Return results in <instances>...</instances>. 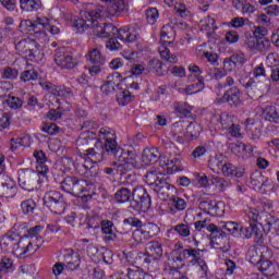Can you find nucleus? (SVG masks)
Segmentation results:
<instances>
[{
	"label": "nucleus",
	"instance_id": "f257e3e1",
	"mask_svg": "<svg viewBox=\"0 0 279 279\" xmlns=\"http://www.w3.org/2000/svg\"><path fill=\"white\" fill-rule=\"evenodd\" d=\"M104 3H107L108 8L99 5L95 10H87L81 13V17L70 21L71 27H73L76 34H84L86 29H90V25L94 22H90L93 16H108L111 14H119V12H125V0H101Z\"/></svg>",
	"mask_w": 279,
	"mask_h": 279
},
{
	"label": "nucleus",
	"instance_id": "f03ea898",
	"mask_svg": "<svg viewBox=\"0 0 279 279\" xmlns=\"http://www.w3.org/2000/svg\"><path fill=\"white\" fill-rule=\"evenodd\" d=\"M76 147L80 154L88 156L94 165L104 160V144H101L93 133H82L76 140Z\"/></svg>",
	"mask_w": 279,
	"mask_h": 279
},
{
	"label": "nucleus",
	"instance_id": "7ed1b4c3",
	"mask_svg": "<svg viewBox=\"0 0 279 279\" xmlns=\"http://www.w3.org/2000/svg\"><path fill=\"white\" fill-rule=\"evenodd\" d=\"M109 156H113L114 161H112V167H117L116 171L119 175H125V173L134 170L141 169V163L138 162V155L134 150H123L121 147H117Z\"/></svg>",
	"mask_w": 279,
	"mask_h": 279
},
{
	"label": "nucleus",
	"instance_id": "20e7f679",
	"mask_svg": "<svg viewBox=\"0 0 279 279\" xmlns=\"http://www.w3.org/2000/svg\"><path fill=\"white\" fill-rule=\"evenodd\" d=\"M240 227L241 225L234 221L219 222V226L216 225L215 234L218 235L215 238V243L217 245V250H220V252L223 253L230 252V240L228 239L226 231L232 234V236L239 238Z\"/></svg>",
	"mask_w": 279,
	"mask_h": 279
},
{
	"label": "nucleus",
	"instance_id": "39448f33",
	"mask_svg": "<svg viewBox=\"0 0 279 279\" xmlns=\"http://www.w3.org/2000/svg\"><path fill=\"white\" fill-rule=\"evenodd\" d=\"M175 40V31L169 24H166L161 27L160 33V46L158 48L159 54L162 60L166 62H170V64H175L178 62V57L175 54H171V51L167 47V45H173Z\"/></svg>",
	"mask_w": 279,
	"mask_h": 279
},
{
	"label": "nucleus",
	"instance_id": "423d86ee",
	"mask_svg": "<svg viewBox=\"0 0 279 279\" xmlns=\"http://www.w3.org/2000/svg\"><path fill=\"white\" fill-rule=\"evenodd\" d=\"M47 27H49V19L41 16L36 17L35 21L32 20H23L20 23V31L23 34H29L34 32L36 38L45 39L47 38Z\"/></svg>",
	"mask_w": 279,
	"mask_h": 279
},
{
	"label": "nucleus",
	"instance_id": "0eeeda50",
	"mask_svg": "<svg viewBox=\"0 0 279 279\" xmlns=\"http://www.w3.org/2000/svg\"><path fill=\"white\" fill-rule=\"evenodd\" d=\"M54 62L60 69H75L80 64V54L66 48H59L54 52Z\"/></svg>",
	"mask_w": 279,
	"mask_h": 279
},
{
	"label": "nucleus",
	"instance_id": "6e6552de",
	"mask_svg": "<svg viewBox=\"0 0 279 279\" xmlns=\"http://www.w3.org/2000/svg\"><path fill=\"white\" fill-rule=\"evenodd\" d=\"M44 204L49 208L50 213H53V215H62L64 210H66V201H64V196L56 190L46 192Z\"/></svg>",
	"mask_w": 279,
	"mask_h": 279
},
{
	"label": "nucleus",
	"instance_id": "1a4fd4ad",
	"mask_svg": "<svg viewBox=\"0 0 279 279\" xmlns=\"http://www.w3.org/2000/svg\"><path fill=\"white\" fill-rule=\"evenodd\" d=\"M15 50L20 56H25V58L34 60V58L40 53V46L38 45V41L26 38L15 43Z\"/></svg>",
	"mask_w": 279,
	"mask_h": 279
},
{
	"label": "nucleus",
	"instance_id": "9d476101",
	"mask_svg": "<svg viewBox=\"0 0 279 279\" xmlns=\"http://www.w3.org/2000/svg\"><path fill=\"white\" fill-rule=\"evenodd\" d=\"M104 16H92L90 23H93L89 26V29H93L94 36H97L98 38H108L110 36H117V32H119V28H117L112 24L108 23H99L98 19H102Z\"/></svg>",
	"mask_w": 279,
	"mask_h": 279
},
{
	"label": "nucleus",
	"instance_id": "9b49d317",
	"mask_svg": "<svg viewBox=\"0 0 279 279\" xmlns=\"http://www.w3.org/2000/svg\"><path fill=\"white\" fill-rule=\"evenodd\" d=\"M19 185L24 191H34L38 186V173L32 169H20Z\"/></svg>",
	"mask_w": 279,
	"mask_h": 279
},
{
	"label": "nucleus",
	"instance_id": "f8f14e48",
	"mask_svg": "<svg viewBox=\"0 0 279 279\" xmlns=\"http://www.w3.org/2000/svg\"><path fill=\"white\" fill-rule=\"evenodd\" d=\"M133 207L135 210H141L142 213H147L151 208V197L147 194V191L142 186L135 187L133 190Z\"/></svg>",
	"mask_w": 279,
	"mask_h": 279
},
{
	"label": "nucleus",
	"instance_id": "ddd939ff",
	"mask_svg": "<svg viewBox=\"0 0 279 279\" xmlns=\"http://www.w3.org/2000/svg\"><path fill=\"white\" fill-rule=\"evenodd\" d=\"M99 140L105 141L102 145L105 154H111L119 147V144H117V133L109 126H104L99 130Z\"/></svg>",
	"mask_w": 279,
	"mask_h": 279
},
{
	"label": "nucleus",
	"instance_id": "4468645a",
	"mask_svg": "<svg viewBox=\"0 0 279 279\" xmlns=\"http://www.w3.org/2000/svg\"><path fill=\"white\" fill-rule=\"evenodd\" d=\"M38 250V244L34 245L28 238H21L16 241L12 247L13 254L19 258H25V256H32L34 252Z\"/></svg>",
	"mask_w": 279,
	"mask_h": 279
},
{
	"label": "nucleus",
	"instance_id": "2eb2a0df",
	"mask_svg": "<svg viewBox=\"0 0 279 279\" xmlns=\"http://www.w3.org/2000/svg\"><path fill=\"white\" fill-rule=\"evenodd\" d=\"M16 183L10 177L0 174V197L12 199V197L16 196Z\"/></svg>",
	"mask_w": 279,
	"mask_h": 279
},
{
	"label": "nucleus",
	"instance_id": "dca6fc26",
	"mask_svg": "<svg viewBox=\"0 0 279 279\" xmlns=\"http://www.w3.org/2000/svg\"><path fill=\"white\" fill-rule=\"evenodd\" d=\"M157 193L159 199L163 202L171 201L172 197L178 193L175 186L171 185L167 180L159 181V185L154 190Z\"/></svg>",
	"mask_w": 279,
	"mask_h": 279
},
{
	"label": "nucleus",
	"instance_id": "f3484780",
	"mask_svg": "<svg viewBox=\"0 0 279 279\" xmlns=\"http://www.w3.org/2000/svg\"><path fill=\"white\" fill-rule=\"evenodd\" d=\"M63 265L65 271H77L82 265V257L75 251L70 250L63 255Z\"/></svg>",
	"mask_w": 279,
	"mask_h": 279
},
{
	"label": "nucleus",
	"instance_id": "a211bd4d",
	"mask_svg": "<svg viewBox=\"0 0 279 279\" xmlns=\"http://www.w3.org/2000/svg\"><path fill=\"white\" fill-rule=\"evenodd\" d=\"M265 252H267V246L251 245L246 253V259L251 265H260L265 258Z\"/></svg>",
	"mask_w": 279,
	"mask_h": 279
},
{
	"label": "nucleus",
	"instance_id": "6ab92c4d",
	"mask_svg": "<svg viewBox=\"0 0 279 279\" xmlns=\"http://www.w3.org/2000/svg\"><path fill=\"white\" fill-rule=\"evenodd\" d=\"M246 45L251 51L267 53L271 49V41L267 38H248Z\"/></svg>",
	"mask_w": 279,
	"mask_h": 279
},
{
	"label": "nucleus",
	"instance_id": "aec40b11",
	"mask_svg": "<svg viewBox=\"0 0 279 279\" xmlns=\"http://www.w3.org/2000/svg\"><path fill=\"white\" fill-rule=\"evenodd\" d=\"M116 34H118V39L122 40V43H136L141 38V33L130 26L120 28Z\"/></svg>",
	"mask_w": 279,
	"mask_h": 279
},
{
	"label": "nucleus",
	"instance_id": "412c9836",
	"mask_svg": "<svg viewBox=\"0 0 279 279\" xmlns=\"http://www.w3.org/2000/svg\"><path fill=\"white\" fill-rule=\"evenodd\" d=\"M121 84V73L116 72L107 76V81L101 85L100 90L105 93V95H110V93H114L117 86Z\"/></svg>",
	"mask_w": 279,
	"mask_h": 279
},
{
	"label": "nucleus",
	"instance_id": "4be33fe9",
	"mask_svg": "<svg viewBox=\"0 0 279 279\" xmlns=\"http://www.w3.org/2000/svg\"><path fill=\"white\" fill-rule=\"evenodd\" d=\"M251 184L255 191H265L271 182L269 178L263 175V172L256 171L251 175Z\"/></svg>",
	"mask_w": 279,
	"mask_h": 279
},
{
	"label": "nucleus",
	"instance_id": "5701e85b",
	"mask_svg": "<svg viewBox=\"0 0 279 279\" xmlns=\"http://www.w3.org/2000/svg\"><path fill=\"white\" fill-rule=\"evenodd\" d=\"M158 160H159V165L160 167H167V171L168 173L172 174V173H178V171H180V159L179 158H168L165 155H160L158 156Z\"/></svg>",
	"mask_w": 279,
	"mask_h": 279
},
{
	"label": "nucleus",
	"instance_id": "b1692460",
	"mask_svg": "<svg viewBox=\"0 0 279 279\" xmlns=\"http://www.w3.org/2000/svg\"><path fill=\"white\" fill-rule=\"evenodd\" d=\"M223 101L231 104L235 108L241 106V89L239 87L233 86L229 88L222 96Z\"/></svg>",
	"mask_w": 279,
	"mask_h": 279
},
{
	"label": "nucleus",
	"instance_id": "393cba45",
	"mask_svg": "<svg viewBox=\"0 0 279 279\" xmlns=\"http://www.w3.org/2000/svg\"><path fill=\"white\" fill-rule=\"evenodd\" d=\"M201 32L207 34L208 38H215V31L217 29V23L211 16H206L199 21Z\"/></svg>",
	"mask_w": 279,
	"mask_h": 279
},
{
	"label": "nucleus",
	"instance_id": "a878e982",
	"mask_svg": "<svg viewBox=\"0 0 279 279\" xmlns=\"http://www.w3.org/2000/svg\"><path fill=\"white\" fill-rule=\"evenodd\" d=\"M145 255L153 260H160L162 258V244L160 242H148L146 244Z\"/></svg>",
	"mask_w": 279,
	"mask_h": 279
},
{
	"label": "nucleus",
	"instance_id": "bb28decb",
	"mask_svg": "<svg viewBox=\"0 0 279 279\" xmlns=\"http://www.w3.org/2000/svg\"><path fill=\"white\" fill-rule=\"evenodd\" d=\"M158 156H160L158 148H145L142 154V162L145 167H149V165L158 162Z\"/></svg>",
	"mask_w": 279,
	"mask_h": 279
},
{
	"label": "nucleus",
	"instance_id": "cd10ccee",
	"mask_svg": "<svg viewBox=\"0 0 279 279\" xmlns=\"http://www.w3.org/2000/svg\"><path fill=\"white\" fill-rule=\"evenodd\" d=\"M220 173H223L227 178H243L245 170L232 163L225 162Z\"/></svg>",
	"mask_w": 279,
	"mask_h": 279
},
{
	"label": "nucleus",
	"instance_id": "c85d7f7f",
	"mask_svg": "<svg viewBox=\"0 0 279 279\" xmlns=\"http://www.w3.org/2000/svg\"><path fill=\"white\" fill-rule=\"evenodd\" d=\"M86 60L89 61V64H106V57L101 54V50L99 48L89 49L88 53L86 54Z\"/></svg>",
	"mask_w": 279,
	"mask_h": 279
},
{
	"label": "nucleus",
	"instance_id": "c756f323",
	"mask_svg": "<svg viewBox=\"0 0 279 279\" xmlns=\"http://www.w3.org/2000/svg\"><path fill=\"white\" fill-rule=\"evenodd\" d=\"M101 231L104 234H107L104 236V241H114L117 239V233H114V223L111 220H102L100 222Z\"/></svg>",
	"mask_w": 279,
	"mask_h": 279
},
{
	"label": "nucleus",
	"instance_id": "7c9ffc66",
	"mask_svg": "<svg viewBox=\"0 0 279 279\" xmlns=\"http://www.w3.org/2000/svg\"><path fill=\"white\" fill-rule=\"evenodd\" d=\"M20 8L23 12H38L43 8L41 0H20Z\"/></svg>",
	"mask_w": 279,
	"mask_h": 279
},
{
	"label": "nucleus",
	"instance_id": "2f4dec72",
	"mask_svg": "<svg viewBox=\"0 0 279 279\" xmlns=\"http://www.w3.org/2000/svg\"><path fill=\"white\" fill-rule=\"evenodd\" d=\"M226 165V158L223 155H218L208 161V167L214 173H221Z\"/></svg>",
	"mask_w": 279,
	"mask_h": 279
},
{
	"label": "nucleus",
	"instance_id": "473e14b6",
	"mask_svg": "<svg viewBox=\"0 0 279 279\" xmlns=\"http://www.w3.org/2000/svg\"><path fill=\"white\" fill-rule=\"evenodd\" d=\"M46 88L48 90H51L52 95H56L57 97H65L66 99H71L73 97V89L71 87L66 86H49L46 85Z\"/></svg>",
	"mask_w": 279,
	"mask_h": 279
},
{
	"label": "nucleus",
	"instance_id": "72a5a7b5",
	"mask_svg": "<svg viewBox=\"0 0 279 279\" xmlns=\"http://www.w3.org/2000/svg\"><path fill=\"white\" fill-rule=\"evenodd\" d=\"M132 197H134V192L128 187H121L114 194V199L118 204H128Z\"/></svg>",
	"mask_w": 279,
	"mask_h": 279
},
{
	"label": "nucleus",
	"instance_id": "f704fd0d",
	"mask_svg": "<svg viewBox=\"0 0 279 279\" xmlns=\"http://www.w3.org/2000/svg\"><path fill=\"white\" fill-rule=\"evenodd\" d=\"M173 110L177 117L181 119L184 117H191V112H193V107L189 106L186 102H173Z\"/></svg>",
	"mask_w": 279,
	"mask_h": 279
},
{
	"label": "nucleus",
	"instance_id": "c9c22d12",
	"mask_svg": "<svg viewBox=\"0 0 279 279\" xmlns=\"http://www.w3.org/2000/svg\"><path fill=\"white\" fill-rule=\"evenodd\" d=\"M163 180L165 179H160L158 177V173L156 171H148L144 175V181L146 182V184H148V186L153 189V191L157 190L160 182H162Z\"/></svg>",
	"mask_w": 279,
	"mask_h": 279
},
{
	"label": "nucleus",
	"instance_id": "e433bc0d",
	"mask_svg": "<svg viewBox=\"0 0 279 279\" xmlns=\"http://www.w3.org/2000/svg\"><path fill=\"white\" fill-rule=\"evenodd\" d=\"M76 170L81 175H84L85 178H93L97 173V169L93 163L85 162V163H78L76 166Z\"/></svg>",
	"mask_w": 279,
	"mask_h": 279
},
{
	"label": "nucleus",
	"instance_id": "4c0bfd02",
	"mask_svg": "<svg viewBox=\"0 0 279 279\" xmlns=\"http://www.w3.org/2000/svg\"><path fill=\"white\" fill-rule=\"evenodd\" d=\"M233 7L235 10H242L244 14H254L256 12V7L246 0H233Z\"/></svg>",
	"mask_w": 279,
	"mask_h": 279
},
{
	"label": "nucleus",
	"instance_id": "58836bf2",
	"mask_svg": "<svg viewBox=\"0 0 279 279\" xmlns=\"http://www.w3.org/2000/svg\"><path fill=\"white\" fill-rule=\"evenodd\" d=\"M37 204L33 198H27L23 201L20 205L21 213L23 215H28V217H32L34 215V210L37 208Z\"/></svg>",
	"mask_w": 279,
	"mask_h": 279
},
{
	"label": "nucleus",
	"instance_id": "ea45409f",
	"mask_svg": "<svg viewBox=\"0 0 279 279\" xmlns=\"http://www.w3.org/2000/svg\"><path fill=\"white\" fill-rule=\"evenodd\" d=\"M182 260H186L184 257V250L175 248L170 253L168 258L169 267H175L178 263H182Z\"/></svg>",
	"mask_w": 279,
	"mask_h": 279
},
{
	"label": "nucleus",
	"instance_id": "a19ab883",
	"mask_svg": "<svg viewBox=\"0 0 279 279\" xmlns=\"http://www.w3.org/2000/svg\"><path fill=\"white\" fill-rule=\"evenodd\" d=\"M245 130L253 141H256V138H260V128L252 120L246 121Z\"/></svg>",
	"mask_w": 279,
	"mask_h": 279
},
{
	"label": "nucleus",
	"instance_id": "79ce46f5",
	"mask_svg": "<svg viewBox=\"0 0 279 279\" xmlns=\"http://www.w3.org/2000/svg\"><path fill=\"white\" fill-rule=\"evenodd\" d=\"M83 193H88V182H86V180L77 179L71 195H74V197H82Z\"/></svg>",
	"mask_w": 279,
	"mask_h": 279
},
{
	"label": "nucleus",
	"instance_id": "37998d69",
	"mask_svg": "<svg viewBox=\"0 0 279 279\" xmlns=\"http://www.w3.org/2000/svg\"><path fill=\"white\" fill-rule=\"evenodd\" d=\"M183 256L185 257V260H189L191 258V263L193 265H196L202 260V253L198 248H186L183 250Z\"/></svg>",
	"mask_w": 279,
	"mask_h": 279
},
{
	"label": "nucleus",
	"instance_id": "c03bdc74",
	"mask_svg": "<svg viewBox=\"0 0 279 279\" xmlns=\"http://www.w3.org/2000/svg\"><path fill=\"white\" fill-rule=\"evenodd\" d=\"M170 202H171L170 210L172 215H175V213L186 209V201H184V198H181L174 195Z\"/></svg>",
	"mask_w": 279,
	"mask_h": 279
},
{
	"label": "nucleus",
	"instance_id": "a18cd8bd",
	"mask_svg": "<svg viewBox=\"0 0 279 279\" xmlns=\"http://www.w3.org/2000/svg\"><path fill=\"white\" fill-rule=\"evenodd\" d=\"M256 230H258V227L256 226V223H250L248 227H241L239 228V236L241 239H250L252 236V234H258V232H256Z\"/></svg>",
	"mask_w": 279,
	"mask_h": 279
},
{
	"label": "nucleus",
	"instance_id": "49530a36",
	"mask_svg": "<svg viewBox=\"0 0 279 279\" xmlns=\"http://www.w3.org/2000/svg\"><path fill=\"white\" fill-rule=\"evenodd\" d=\"M87 254L88 256H97V254H101L102 256V260L105 263H108L107 256L110 258V256H112V252L110 250L104 248V251L101 253H99V248H97V246L89 244L87 246Z\"/></svg>",
	"mask_w": 279,
	"mask_h": 279
},
{
	"label": "nucleus",
	"instance_id": "de8ad7c7",
	"mask_svg": "<svg viewBox=\"0 0 279 279\" xmlns=\"http://www.w3.org/2000/svg\"><path fill=\"white\" fill-rule=\"evenodd\" d=\"M245 62H247V59L245 58V53L243 52H234L229 59H225V64L229 63L233 64L234 66H236V64L243 66Z\"/></svg>",
	"mask_w": 279,
	"mask_h": 279
},
{
	"label": "nucleus",
	"instance_id": "09e8293b",
	"mask_svg": "<svg viewBox=\"0 0 279 279\" xmlns=\"http://www.w3.org/2000/svg\"><path fill=\"white\" fill-rule=\"evenodd\" d=\"M215 204V201L209 199L208 195L204 194L199 198L198 208L203 210V213H207V215H210V211L213 210V205Z\"/></svg>",
	"mask_w": 279,
	"mask_h": 279
},
{
	"label": "nucleus",
	"instance_id": "8fccbe9b",
	"mask_svg": "<svg viewBox=\"0 0 279 279\" xmlns=\"http://www.w3.org/2000/svg\"><path fill=\"white\" fill-rule=\"evenodd\" d=\"M77 182V177H65L61 182V189L65 193H73V189H75V184Z\"/></svg>",
	"mask_w": 279,
	"mask_h": 279
},
{
	"label": "nucleus",
	"instance_id": "3c124183",
	"mask_svg": "<svg viewBox=\"0 0 279 279\" xmlns=\"http://www.w3.org/2000/svg\"><path fill=\"white\" fill-rule=\"evenodd\" d=\"M195 230L198 232H202V230H207V232H211V234H215L216 225L215 223H208V220H198L194 222Z\"/></svg>",
	"mask_w": 279,
	"mask_h": 279
},
{
	"label": "nucleus",
	"instance_id": "603ef678",
	"mask_svg": "<svg viewBox=\"0 0 279 279\" xmlns=\"http://www.w3.org/2000/svg\"><path fill=\"white\" fill-rule=\"evenodd\" d=\"M142 228L144 229V232H146L148 239L158 236V232H160V228L154 222L145 223Z\"/></svg>",
	"mask_w": 279,
	"mask_h": 279
},
{
	"label": "nucleus",
	"instance_id": "864d4df0",
	"mask_svg": "<svg viewBox=\"0 0 279 279\" xmlns=\"http://www.w3.org/2000/svg\"><path fill=\"white\" fill-rule=\"evenodd\" d=\"M220 123L225 130H228L229 128H232L234 123H236V117L230 113H221Z\"/></svg>",
	"mask_w": 279,
	"mask_h": 279
},
{
	"label": "nucleus",
	"instance_id": "5fc2aeb1",
	"mask_svg": "<svg viewBox=\"0 0 279 279\" xmlns=\"http://www.w3.org/2000/svg\"><path fill=\"white\" fill-rule=\"evenodd\" d=\"M205 84L204 82L202 81H197V83H193L191 85H187L185 88H184V93L186 95H195L197 93H201V90H204L205 88Z\"/></svg>",
	"mask_w": 279,
	"mask_h": 279
},
{
	"label": "nucleus",
	"instance_id": "6e6d98bb",
	"mask_svg": "<svg viewBox=\"0 0 279 279\" xmlns=\"http://www.w3.org/2000/svg\"><path fill=\"white\" fill-rule=\"evenodd\" d=\"M117 101L119 106H128L132 101V93L128 89L121 90L117 95Z\"/></svg>",
	"mask_w": 279,
	"mask_h": 279
},
{
	"label": "nucleus",
	"instance_id": "4d7b16f0",
	"mask_svg": "<svg viewBox=\"0 0 279 279\" xmlns=\"http://www.w3.org/2000/svg\"><path fill=\"white\" fill-rule=\"evenodd\" d=\"M14 269V262L10 257H2L0 260V274H10Z\"/></svg>",
	"mask_w": 279,
	"mask_h": 279
},
{
	"label": "nucleus",
	"instance_id": "13d9d810",
	"mask_svg": "<svg viewBox=\"0 0 279 279\" xmlns=\"http://www.w3.org/2000/svg\"><path fill=\"white\" fill-rule=\"evenodd\" d=\"M132 236H133V240L135 241V243H137V244L145 243L146 241H149V238L147 236V233L145 232L143 227H141L140 229H136L133 232Z\"/></svg>",
	"mask_w": 279,
	"mask_h": 279
},
{
	"label": "nucleus",
	"instance_id": "bf43d9fd",
	"mask_svg": "<svg viewBox=\"0 0 279 279\" xmlns=\"http://www.w3.org/2000/svg\"><path fill=\"white\" fill-rule=\"evenodd\" d=\"M172 230H174V232H177L179 236H183V238L191 236V226L186 223H179L174 226Z\"/></svg>",
	"mask_w": 279,
	"mask_h": 279
},
{
	"label": "nucleus",
	"instance_id": "052dcab7",
	"mask_svg": "<svg viewBox=\"0 0 279 279\" xmlns=\"http://www.w3.org/2000/svg\"><path fill=\"white\" fill-rule=\"evenodd\" d=\"M211 184H214L218 191H225V189L230 186V181L220 177H211Z\"/></svg>",
	"mask_w": 279,
	"mask_h": 279
},
{
	"label": "nucleus",
	"instance_id": "680f3d73",
	"mask_svg": "<svg viewBox=\"0 0 279 279\" xmlns=\"http://www.w3.org/2000/svg\"><path fill=\"white\" fill-rule=\"evenodd\" d=\"M7 106H9L11 110H21V108H23V100L16 96H9Z\"/></svg>",
	"mask_w": 279,
	"mask_h": 279
},
{
	"label": "nucleus",
	"instance_id": "e2e57ef3",
	"mask_svg": "<svg viewBox=\"0 0 279 279\" xmlns=\"http://www.w3.org/2000/svg\"><path fill=\"white\" fill-rule=\"evenodd\" d=\"M264 114L267 121H274L275 123H279V117L276 107H266Z\"/></svg>",
	"mask_w": 279,
	"mask_h": 279
},
{
	"label": "nucleus",
	"instance_id": "0e129e2a",
	"mask_svg": "<svg viewBox=\"0 0 279 279\" xmlns=\"http://www.w3.org/2000/svg\"><path fill=\"white\" fill-rule=\"evenodd\" d=\"M186 132L192 138L197 137L202 134V125L197 122H191L186 128Z\"/></svg>",
	"mask_w": 279,
	"mask_h": 279
},
{
	"label": "nucleus",
	"instance_id": "69168bd1",
	"mask_svg": "<svg viewBox=\"0 0 279 279\" xmlns=\"http://www.w3.org/2000/svg\"><path fill=\"white\" fill-rule=\"evenodd\" d=\"M22 82H36L38 80V72L36 70H26L21 74Z\"/></svg>",
	"mask_w": 279,
	"mask_h": 279
},
{
	"label": "nucleus",
	"instance_id": "338daca9",
	"mask_svg": "<svg viewBox=\"0 0 279 279\" xmlns=\"http://www.w3.org/2000/svg\"><path fill=\"white\" fill-rule=\"evenodd\" d=\"M246 217L250 223H258L263 221V218H260V214L255 208H250L248 210H246Z\"/></svg>",
	"mask_w": 279,
	"mask_h": 279
},
{
	"label": "nucleus",
	"instance_id": "774afa93",
	"mask_svg": "<svg viewBox=\"0 0 279 279\" xmlns=\"http://www.w3.org/2000/svg\"><path fill=\"white\" fill-rule=\"evenodd\" d=\"M158 9L150 8L146 10V21L149 23V25H156V21H158Z\"/></svg>",
	"mask_w": 279,
	"mask_h": 279
}]
</instances>
